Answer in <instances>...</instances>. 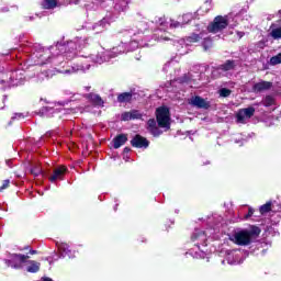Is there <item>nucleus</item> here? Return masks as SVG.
I'll return each mask as SVG.
<instances>
[{"instance_id":"nucleus-1","label":"nucleus","mask_w":281,"mask_h":281,"mask_svg":"<svg viewBox=\"0 0 281 281\" xmlns=\"http://www.w3.org/2000/svg\"><path fill=\"white\" fill-rule=\"evenodd\" d=\"M87 38L77 37L75 41L67 42V44L57 43L49 48L42 47L41 44L29 43L22 48L23 56L16 55V58H22L23 63L29 67L38 65L44 67V65H52L57 74H76V71H86L91 65H80L72 66L69 69H63L59 67H65L66 60H72L78 55V49H83L87 47Z\"/></svg>"},{"instance_id":"nucleus-2","label":"nucleus","mask_w":281,"mask_h":281,"mask_svg":"<svg viewBox=\"0 0 281 281\" xmlns=\"http://www.w3.org/2000/svg\"><path fill=\"white\" fill-rule=\"evenodd\" d=\"M125 36L131 38L130 47L126 46V42H122L121 45L113 47L110 50H105L104 48H101L97 53H92L88 56L81 55L82 58H87L91 63H94L95 65H102V63H109L112 58H117L120 54H124L126 52H135L138 47H153V44H148L146 41H148V37H144V34L138 33L131 35V32H125Z\"/></svg>"},{"instance_id":"nucleus-3","label":"nucleus","mask_w":281,"mask_h":281,"mask_svg":"<svg viewBox=\"0 0 281 281\" xmlns=\"http://www.w3.org/2000/svg\"><path fill=\"white\" fill-rule=\"evenodd\" d=\"M216 232V228H206V231H201L196 228L191 235V243L193 248L189 250V256L192 258H205L207 256V243L210 238Z\"/></svg>"},{"instance_id":"nucleus-4","label":"nucleus","mask_w":281,"mask_h":281,"mask_svg":"<svg viewBox=\"0 0 281 281\" xmlns=\"http://www.w3.org/2000/svg\"><path fill=\"white\" fill-rule=\"evenodd\" d=\"M25 82V70L2 71L0 68V91H5L12 87H19Z\"/></svg>"},{"instance_id":"nucleus-5","label":"nucleus","mask_w":281,"mask_h":281,"mask_svg":"<svg viewBox=\"0 0 281 281\" xmlns=\"http://www.w3.org/2000/svg\"><path fill=\"white\" fill-rule=\"evenodd\" d=\"M199 41H203L202 45L205 52L212 47V38H210V36H205V33L192 34L187 38L175 42L173 45L177 47L180 55L183 56V54H188V49L183 50V47H188L190 43H199Z\"/></svg>"},{"instance_id":"nucleus-6","label":"nucleus","mask_w":281,"mask_h":281,"mask_svg":"<svg viewBox=\"0 0 281 281\" xmlns=\"http://www.w3.org/2000/svg\"><path fill=\"white\" fill-rule=\"evenodd\" d=\"M258 236H260V228L252 226L250 229L235 232L231 236V240L235 243V245L247 247V245H251L254 238H258Z\"/></svg>"},{"instance_id":"nucleus-7","label":"nucleus","mask_w":281,"mask_h":281,"mask_svg":"<svg viewBox=\"0 0 281 281\" xmlns=\"http://www.w3.org/2000/svg\"><path fill=\"white\" fill-rule=\"evenodd\" d=\"M156 25H158V29L154 33V40L158 43H164L165 41H171L170 36L168 35V22H166V18H156L155 19Z\"/></svg>"},{"instance_id":"nucleus-8","label":"nucleus","mask_w":281,"mask_h":281,"mask_svg":"<svg viewBox=\"0 0 281 281\" xmlns=\"http://www.w3.org/2000/svg\"><path fill=\"white\" fill-rule=\"evenodd\" d=\"M30 260V256L22 254H12L8 259H4V263L7 267H11V269H25V262Z\"/></svg>"},{"instance_id":"nucleus-9","label":"nucleus","mask_w":281,"mask_h":281,"mask_svg":"<svg viewBox=\"0 0 281 281\" xmlns=\"http://www.w3.org/2000/svg\"><path fill=\"white\" fill-rule=\"evenodd\" d=\"M156 120L160 128L170 131V110L166 106L158 108L156 110Z\"/></svg>"},{"instance_id":"nucleus-10","label":"nucleus","mask_w":281,"mask_h":281,"mask_svg":"<svg viewBox=\"0 0 281 281\" xmlns=\"http://www.w3.org/2000/svg\"><path fill=\"white\" fill-rule=\"evenodd\" d=\"M227 27V21L224 19L223 15H217L207 26V31L211 34H218V32H223Z\"/></svg>"},{"instance_id":"nucleus-11","label":"nucleus","mask_w":281,"mask_h":281,"mask_svg":"<svg viewBox=\"0 0 281 281\" xmlns=\"http://www.w3.org/2000/svg\"><path fill=\"white\" fill-rule=\"evenodd\" d=\"M236 67V61L227 60L225 64L221 65L217 68H214L212 71V76L214 78H221V76H227V71H232Z\"/></svg>"},{"instance_id":"nucleus-12","label":"nucleus","mask_w":281,"mask_h":281,"mask_svg":"<svg viewBox=\"0 0 281 281\" xmlns=\"http://www.w3.org/2000/svg\"><path fill=\"white\" fill-rule=\"evenodd\" d=\"M56 247L58 249V254L53 260H58L59 258H74V252L69 249V245L63 241H56Z\"/></svg>"},{"instance_id":"nucleus-13","label":"nucleus","mask_w":281,"mask_h":281,"mask_svg":"<svg viewBox=\"0 0 281 281\" xmlns=\"http://www.w3.org/2000/svg\"><path fill=\"white\" fill-rule=\"evenodd\" d=\"M256 109L254 106L240 109L236 114L237 122L239 124H245L247 120H251V117H254Z\"/></svg>"},{"instance_id":"nucleus-14","label":"nucleus","mask_w":281,"mask_h":281,"mask_svg":"<svg viewBox=\"0 0 281 281\" xmlns=\"http://www.w3.org/2000/svg\"><path fill=\"white\" fill-rule=\"evenodd\" d=\"M67 167L59 166L53 169V173L48 177L50 183H56V181H64L65 175H67Z\"/></svg>"},{"instance_id":"nucleus-15","label":"nucleus","mask_w":281,"mask_h":281,"mask_svg":"<svg viewBox=\"0 0 281 281\" xmlns=\"http://www.w3.org/2000/svg\"><path fill=\"white\" fill-rule=\"evenodd\" d=\"M226 260L228 265H240L243 262V251L228 250L226 252Z\"/></svg>"},{"instance_id":"nucleus-16","label":"nucleus","mask_w":281,"mask_h":281,"mask_svg":"<svg viewBox=\"0 0 281 281\" xmlns=\"http://www.w3.org/2000/svg\"><path fill=\"white\" fill-rule=\"evenodd\" d=\"M131 144L134 148H148V146L150 145V142H148L146 137L137 134L131 140Z\"/></svg>"},{"instance_id":"nucleus-17","label":"nucleus","mask_w":281,"mask_h":281,"mask_svg":"<svg viewBox=\"0 0 281 281\" xmlns=\"http://www.w3.org/2000/svg\"><path fill=\"white\" fill-rule=\"evenodd\" d=\"M189 104H191V106H195V109H207L210 106V103L207 102V100L199 95L192 97L189 100Z\"/></svg>"},{"instance_id":"nucleus-18","label":"nucleus","mask_w":281,"mask_h":281,"mask_svg":"<svg viewBox=\"0 0 281 281\" xmlns=\"http://www.w3.org/2000/svg\"><path fill=\"white\" fill-rule=\"evenodd\" d=\"M271 87H273V83L261 80L259 82L254 83L252 93H262V91H269Z\"/></svg>"},{"instance_id":"nucleus-19","label":"nucleus","mask_w":281,"mask_h":281,"mask_svg":"<svg viewBox=\"0 0 281 281\" xmlns=\"http://www.w3.org/2000/svg\"><path fill=\"white\" fill-rule=\"evenodd\" d=\"M23 269L29 273H38V271L41 270V262L26 259V262Z\"/></svg>"},{"instance_id":"nucleus-20","label":"nucleus","mask_w":281,"mask_h":281,"mask_svg":"<svg viewBox=\"0 0 281 281\" xmlns=\"http://www.w3.org/2000/svg\"><path fill=\"white\" fill-rule=\"evenodd\" d=\"M82 98H86V100H89V102L91 104H93L94 106H104V101L102 100V98L99 94L89 93V94L83 95Z\"/></svg>"},{"instance_id":"nucleus-21","label":"nucleus","mask_w":281,"mask_h":281,"mask_svg":"<svg viewBox=\"0 0 281 281\" xmlns=\"http://www.w3.org/2000/svg\"><path fill=\"white\" fill-rule=\"evenodd\" d=\"M108 25H109V21L106 19H103L98 23L93 24L91 30L92 32H94V34H102V32L106 30Z\"/></svg>"},{"instance_id":"nucleus-22","label":"nucleus","mask_w":281,"mask_h":281,"mask_svg":"<svg viewBox=\"0 0 281 281\" xmlns=\"http://www.w3.org/2000/svg\"><path fill=\"white\" fill-rule=\"evenodd\" d=\"M147 126H148V131L149 133H151V135L154 137H159V135H161V130H159V127H157V121H155V119H150L147 122Z\"/></svg>"},{"instance_id":"nucleus-23","label":"nucleus","mask_w":281,"mask_h":281,"mask_svg":"<svg viewBox=\"0 0 281 281\" xmlns=\"http://www.w3.org/2000/svg\"><path fill=\"white\" fill-rule=\"evenodd\" d=\"M224 19L226 21V27H236L238 25V21H240V14H228L224 15Z\"/></svg>"},{"instance_id":"nucleus-24","label":"nucleus","mask_w":281,"mask_h":281,"mask_svg":"<svg viewBox=\"0 0 281 281\" xmlns=\"http://www.w3.org/2000/svg\"><path fill=\"white\" fill-rule=\"evenodd\" d=\"M269 36L274 41H280L281 38V26L278 24H271L269 27Z\"/></svg>"},{"instance_id":"nucleus-25","label":"nucleus","mask_w":281,"mask_h":281,"mask_svg":"<svg viewBox=\"0 0 281 281\" xmlns=\"http://www.w3.org/2000/svg\"><path fill=\"white\" fill-rule=\"evenodd\" d=\"M126 142H128L126 134H120L113 139V147L115 149L121 148V146H124Z\"/></svg>"},{"instance_id":"nucleus-26","label":"nucleus","mask_w":281,"mask_h":281,"mask_svg":"<svg viewBox=\"0 0 281 281\" xmlns=\"http://www.w3.org/2000/svg\"><path fill=\"white\" fill-rule=\"evenodd\" d=\"M276 202H267L259 207L260 214H269V212H276Z\"/></svg>"},{"instance_id":"nucleus-27","label":"nucleus","mask_w":281,"mask_h":281,"mask_svg":"<svg viewBox=\"0 0 281 281\" xmlns=\"http://www.w3.org/2000/svg\"><path fill=\"white\" fill-rule=\"evenodd\" d=\"M58 109L56 108L45 106L41 109L40 113H42L44 117H54V113H56Z\"/></svg>"},{"instance_id":"nucleus-28","label":"nucleus","mask_w":281,"mask_h":281,"mask_svg":"<svg viewBox=\"0 0 281 281\" xmlns=\"http://www.w3.org/2000/svg\"><path fill=\"white\" fill-rule=\"evenodd\" d=\"M261 104L266 108L276 106V98H273V95H266L262 99Z\"/></svg>"},{"instance_id":"nucleus-29","label":"nucleus","mask_w":281,"mask_h":281,"mask_svg":"<svg viewBox=\"0 0 281 281\" xmlns=\"http://www.w3.org/2000/svg\"><path fill=\"white\" fill-rule=\"evenodd\" d=\"M133 100V93L131 92H123L117 95V102L124 103V102H131Z\"/></svg>"},{"instance_id":"nucleus-30","label":"nucleus","mask_w":281,"mask_h":281,"mask_svg":"<svg viewBox=\"0 0 281 281\" xmlns=\"http://www.w3.org/2000/svg\"><path fill=\"white\" fill-rule=\"evenodd\" d=\"M58 5V2L56 0H43L42 7L44 10H54Z\"/></svg>"},{"instance_id":"nucleus-31","label":"nucleus","mask_w":281,"mask_h":281,"mask_svg":"<svg viewBox=\"0 0 281 281\" xmlns=\"http://www.w3.org/2000/svg\"><path fill=\"white\" fill-rule=\"evenodd\" d=\"M126 8H128V2L126 0H121L114 5V10H116V12H125Z\"/></svg>"},{"instance_id":"nucleus-32","label":"nucleus","mask_w":281,"mask_h":281,"mask_svg":"<svg viewBox=\"0 0 281 281\" xmlns=\"http://www.w3.org/2000/svg\"><path fill=\"white\" fill-rule=\"evenodd\" d=\"M221 221H223V217L218 214H214L211 217H209L207 220V224L209 225H218V223H221Z\"/></svg>"},{"instance_id":"nucleus-33","label":"nucleus","mask_w":281,"mask_h":281,"mask_svg":"<svg viewBox=\"0 0 281 281\" xmlns=\"http://www.w3.org/2000/svg\"><path fill=\"white\" fill-rule=\"evenodd\" d=\"M30 172L33 175V177H38L43 172V169L40 165H33L30 169Z\"/></svg>"},{"instance_id":"nucleus-34","label":"nucleus","mask_w":281,"mask_h":281,"mask_svg":"<svg viewBox=\"0 0 281 281\" xmlns=\"http://www.w3.org/2000/svg\"><path fill=\"white\" fill-rule=\"evenodd\" d=\"M192 80H194V76L189 74V75H186L184 77H182L181 79H179V82L187 83L190 87H192Z\"/></svg>"},{"instance_id":"nucleus-35","label":"nucleus","mask_w":281,"mask_h":281,"mask_svg":"<svg viewBox=\"0 0 281 281\" xmlns=\"http://www.w3.org/2000/svg\"><path fill=\"white\" fill-rule=\"evenodd\" d=\"M54 76V70H43L40 75L38 78L41 80H45V78H52Z\"/></svg>"},{"instance_id":"nucleus-36","label":"nucleus","mask_w":281,"mask_h":281,"mask_svg":"<svg viewBox=\"0 0 281 281\" xmlns=\"http://www.w3.org/2000/svg\"><path fill=\"white\" fill-rule=\"evenodd\" d=\"M132 120H142V112L139 110L130 111Z\"/></svg>"},{"instance_id":"nucleus-37","label":"nucleus","mask_w":281,"mask_h":281,"mask_svg":"<svg viewBox=\"0 0 281 281\" xmlns=\"http://www.w3.org/2000/svg\"><path fill=\"white\" fill-rule=\"evenodd\" d=\"M220 95H221V98H229V95H232V90H229L227 88H222L220 90Z\"/></svg>"},{"instance_id":"nucleus-38","label":"nucleus","mask_w":281,"mask_h":281,"mask_svg":"<svg viewBox=\"0 0 281 281\" xmlns=\"http://www.w3.org/2000/svg\"><path fill=\"white\" fill-rule=\"evenodd\" d=\"M270 64L271 65H280L281 64V53L278 54L277 56L271 57Z\"/></svg>"},{"instance_id":"nucleus-39","label":"nucleus","mask_w":281,"mask_h":281,"mask_svg":"<svg viewBox=\"0 0 281 281\" xmlns=\"http://www.w3.org/2000/svg\"><path fill=\"white\" fill-rule=\"evenodd\" d=\"M121 120L122 122H131V120H133L131 116V112H123L121 114Z\"/></svg>"},{"instance_id":"nucleus-40","label":"nucleus","mask_w":281,"mask_h":281,"mask_svg":"<svg viewBox=\"0 0 281 281\" xmlns=\"http://www.w3.org/2000/svg\"><path fill=\"white\" fill-rule=\"evenodd\" d=\"M235 144H239V146H243V144H245V142H247V139H245L243 137V135H239L237 136L235 139H234Z\"/></svg>"},{"instance_id":"nucleus-41","label":"nucleus","mask_w":281,"mask_h":281,"mask_svg":"<svg viewBox=\"0 0 281 281\" xmlns=\"http://www.w3.org/2000/svg\"><path fill=\"white\" fill-rule=\"evenodd\" d=\"M182 19H183L184 23H188L194 19V15L192 13H187V14L182 15Z\"/></svg>"},{"instance_id":"nucleus-42","label":"nucleus","mask_w":281,"mask_h":281,"mask_svg":"<svg viewBox=\"0 0 281 281\" xmlns=\"http://www.w3.org/2000/svg\"><path fill=\"white\" fill-rule=\"evenodd\" d=\"M254 216V209L249 207L248 213L244 216V221H248V218H251Z\"/></svg>"},{"instance_id":"nucleus-43","label":"nucleus","mask_w":281,"mask_h":281,"mask_svg":"<svg viewBox=\"0 0 281 281\" xmlns=\"http://www.w3.org/2000/svg\"><path fill=\"white\" fill-rule=\"evenodd\" d=\"M169 25L171 29L183 27V24H180L177 21H171Z\"/></svg>"},{"instance_id":"nucleus-44","label":"nucleus","mask_w":281,"mask_h":281,"mask_svg":"<svg viewBox=\"0 0 281 281\" xmlns=\"http://www.w3.org/2000/svg\"><path fill=\"white\" fill-rule=\"evenodd\" d=\"M23 117H25V116L23 115V113H15V114L11 117V120H12V121H14V120H23Z\"/></svg>"},{"instance_id":"nucleus-45","label":"nucleus","mask_w":281,"mask_h":281,"mask_svg":"<svg viewBox=\"0 0 281 281\" xmlns=\"http://www.w3.org/2000/svg\"><path fill=\"white\" fill-rule=\"evenodd\" d=\"M8 186H10V180H4L2 186L0 187V192H3V190H5Z\"/></svg>"},{"instance_id":"nucleus-46","label":"nucleus","mask_w":281,"mask_h":281,"mask_svg":"<svg viewBox=\"0 0 281 281\" xmlns=\"http://www.w3.org/2000/svg\"><path fill=\"white\" fill-rule=\"evenodd\" d=\"M235 34L238 40H240V38H243V36H245V32H243V31H235Z\"/></svg>"},{"instance_id":"nucleus-47","label":"nucleus","mask_w":281,"mask_h":281,"mask_svg":"<svg viewBox=\"0 0 281 281\" xmlns=\"http://www.w3.org/2000/svg\"><path fill=\"white\" fill-rule=\"evenodd\" d=\"M80 98H82V95L75 94V95L71 97L70 102H76V100H80Z\"/></svg>"},{"instance_id":"nucleus-48","label":"nucleus","mask_w":281,"mask_h":281,"mask_svg":"<svg viewBox=\"0 0 281 281\" xmlns=\"http://www.w3.org/2000/svg\"><path fill=\"white\" fill-rule=\"evenodd\" d=\"M172 65H175V60H171V61L167 63V64L165 65V67H164V70L166 71V69H168V67H170V66H172Z\"/></svg>"},{"instance_id":"nucleus-49","label":"nucleus","mask_w":281,"mask_h":281,"mask_svg":"<svg viewBox=\"0 0 281 281\" xmlns=\"http://www.w3.org/2000/svg\"><path fill=\"white\" fill-rule=\"evenodd\" d=\"M25 21H34V16L33 15L25 16Z\"/></svg>"},{"instance_id":"nucleus-50","label":"nucleus","mask_w":281,"mask_h":281,"mask_svg":"<svg viewBox=\"0 0 281 281\" xmlns=\"http://www.w3.org/2000/svg\"><path fill=\"white\" fill-rule=\"evenodd\" d=\"M30 254H31V256H35V254H37V251L33 250V249H30Z\"/></svg>"},{"instance_id":"nucleus-51","label":"nucleus","mask_w":281,"mask_h":281,"mask_svg":"<svg viewBox=\"0 0 281 281\" xmlns=\"http://www.w3.org/2000/svg\"><path fill=\"white\" fill-rule=\"evenodd\" d=\"M69 1V3H78V1H80V0H68Z\"/></svg>"},{"instance_id":"nucleus-52","label":"nucleus","mask_w":281,"mask_h":281,"mask_svg":"<svg viewBox=\"0 0 281 281\" xmlns=\"http://www.w3.org/2000/svg\"><path fill=\"white\" fill-rule=\"evenodd\" d=\"M42 280L43 281H54V280H52V278H43Z\"/></svg>"},{"instance_id":"nucleus-53","label":"nucleus","mask_w":281,"mask_h":281,"mask_svg":"<svg viewBox=\"0 0 281 281\" xmlns=\"http://www.w3.org/2000/svg\"><path fill=\"white\" fill-rule=\"evenodd\" d=\"M131 149L128 147L124 148V153H128Z\"/></svg>"},{"instance_id":"nucleus-54","label":"nucleus","mask_w":281,"mask_h":281,"mask_svg":"<svg viewBox=\"0 0 281 281\" xmlns=\"http://www.w3.org/2000/svg\"><path fill=\"white\" fill-rule=\"evenodd\" d=\"M7 166H9V168H12V166L10 165V160H7Z\"/></svg>"},{"instance_id":"nucleus-55","label":"nucleus","mask_w":281,"mask_h":281,"mask_svg":"<svg viewBox=\"0 0 281 281\" xmlns=\"http://www.w3.org/2000/svg\"><path fill=\"white\" fill-rule=\"evenodd\" d=\"M59 104H61L63 106H65V102H61V103H59Z\"/></svg>"},{"instance_id":"nucleus-56","label":"nucleus","mask_w":281,"mask_h":281,"mask_svg":"<svg viewBox=\"0 0 281 281\" xmlns=\"http://www.w3.org/2000/svg\"><path fill=\"white\" fill-rule=\"evenodd\" d=\"M69 111V113H71L74 110H68Z\"/></svg>"}]
</instances>
